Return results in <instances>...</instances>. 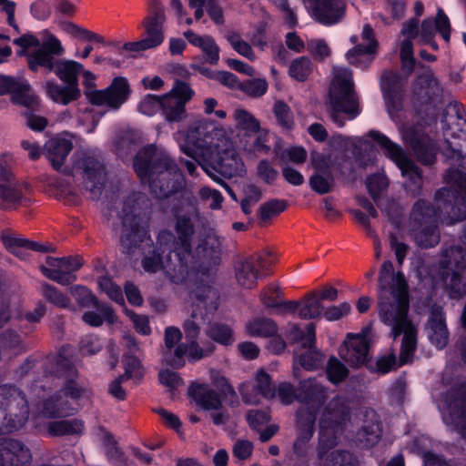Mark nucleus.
Wrapping results in <instances>:
<instances>
[{"instance_id":"nucleus-58","label":"nucleus","mask_w":466,"mask_h":466,"mask_svg":"<svg viewBox=\"0 0 466 466\" xmlns=\"http://www.w3.org/2000/svg\"><path fill=\"white\" fill-rule=\"evenodd\" d=\"M42 294L47 301L56 307L66 309L71 304L70 299L66 295L47 283L43 284Z\"/></svg>"},{"instance_id":"nucleus-57","label":"nucleus","mask_w":466,"mask_h":466,"mask_svg":"<svg viewBox=\"0 0 466 466\" xmlns=\"http://www.w3.org/2000/svg\"><path fill=\"white\" fill-rule=\"evenodd\" d=\"M69 292L80 308H92L95 304H97L98 299L84 286H72Z\"/></svg>"},{"instance_id":"nucleus-18","label":"nucleus","mask_w":466,"mask_h":466,"mask_svg":"<svg viewBox=\"0 0 466 466\" xmlns=\"http://www.w3.org/2000/svg\"><path fill=\"white\" fill-rule=\"evenodd\" d=\"M316 412L310 408H301L296 413L297 439L293 444L296 456L306 457L309 442L315 431Z\"/></svg>"},{"instance_id":"nucleus-20","label":"nucleus","mask_w":466,"mask_h":466,"mask_svg":"<svg viewBox=\"0 0 466 466\" xmlns=\"http://www.w3.org/2000/svg\"><path fill=\"white\" fill-rule=\"evenodd\" d=\"M361 44H357L359 38L357 35L350 37V42L356 45L346 54L347 60L353 66H361L370 63L372 60L371 55L376 52L377 42L370 25H365L361 34Z\"/></svg>"},{"instance_id":"nucleus-63","label":"nucleus","mask_w":466,"mask_h":466,"mask_svg":"<svg viewBox=\"0 0 466 466\" xmlns=\"http://www.w3.org/2000/svg\"><path fill=\"white\" fill-rule=\"evenodd\" d=\"M123 362L125 366L126 379H141L144 376V368L140 360L134 355H124Z\"/></svg>"},{"instance_id":"nucleus-26","label":"nucleus","mask_w":466,"mask_h":466,"mask_svg":"<svg viewBox=\"0 0 466 466\" xmlns=\"http://www.w3.org/2000/svg\"><path fill=\"white\" fill-rule=\"evenodd\" d=\"M430 341L438 349H444L450 339V333L443 313L441 310H432L426 324Z\"/></svg>"},{"instance_id":"nucleus-25","label":"nucleus","mask_w":466,"mask_h":466,"mask_svg":"<svg viewBox=\"0 0 466 466\" xmlns=\"http://www.w3.org/2000/svg\"><path fill=\"white\" fill-rule=\"evenodd\" d=\"M76 412V408L63 398L61 392H56L43 401L39 415L46 419H59L72 416Z\"/></svg>"},{"instance_id":"nucleus-60","label":"nucleus","mask_w":466,"mask_h":466,"mask_svg":"<svg viewBox=\"0 0 466 466\" xmlns=\"http://www.w3.org/2000/svg\"><path fill=\"white\" fill-rule=\"evenodd\" d=\"M258 394L266 399H272L276 396V390L271 383L270 376L264 370H259L255 377L253 385Z\"/></svg>"},{"instance_id":"nucleus-50","label":"nucleus","mask_w":466,"mask_h":466,"mask_svg":"<svg viewBox=\"0 0 466 466\" xmlns=\"http://www.w3.org/2000/svg\"><path fill=\"white\" fill-rule=\"evenodd\" d=\"M235 275L240 286L251 289L258 278V271L254 264H237Z\"/></svg>"},{"instance_id":"nucleus-5","label":"nucleus","mask_w":466,"mask_h":466,"mask_svg":"<svg viewBox=\"0 0 466 466\" xmlns=\"http://www.w3.org/2000/svg\"><path fill=\"white\" fill-rule=\"evenodd\" d=\"M162 269L171 282L186 285L191 299L199 302L218 299L216 289L210 285L215 274L211 264H165Z\"/></svg>"},{"instance_id":"nucleus-44","label":"nucleus","mask_w":466,"mask_h":466,"mask_svg":"<svg viewBox=\"0 0 466 466\" xmlns=\"http://www.w3.org/2000/svg\"><path fill=\"white\" fill-rule=\"evenodd\" d=\"M176 233L181 242L184 253L190 252V243L195 233L191 219L187 216L178 217L176 222Z\"/></svg>"},{"instance_id":"nucleus-42","label":"nucleus","mask_w":466,"mask_h":466,"mask_svg":"<svg viewBox=\"0 0 466 466\" xmlns=\"http://www.w3.org/2000/svg\"><path fill=\"white\" fill-rule=\"evenodd\" d=\"M206 335L213 341L223 346H230L234 343L233 329L224 323L214 322L206 330Z\"/></svg>"},{"instance_id":"nucleus-17","label":"nucleus","mask_w":466,"mask_h":466,"mask_svg":"<svg viewBox=\"0 0 466 466\" xmlns=\"http://www.w3.org/2000/svg\"><path fill=\"white\" fill-rule=\"evenodd\" d=\"M10 94L12 101L26 107H35L39 98L32 90L28 82L23 78H15L0 74V96Z\"/></svg>"},{"instance_id":"nucleus-48","label":"nucleus","mask_w":466,"mask_h":466,"mask_svg":"<svg viewBox=\"0 0 466 466\" xmlns=\"http://www.w3.org/2000/svg\"><path fill=\"white\" fill-rule=\"evenodd\" d=\"M187 344L182 343L174 348L162 349V362L175 369L183 368L186 364Z\"/></svg>"},{"instance_id":"nucleus-34","label":"nucleus","mask_w":466,"mask_h":466,"mask_svg":"<svg viewBox=\"0 0 466 466\" xmlns=\"http://www.w3.org/2000/svg\"><path fill=\"white\" fill-rule=\"evenodd\" d=\"M84 178L86 180V187L90 191H100L106 181L104 167L93 157H86L82 161Z\"/></svg>"},{"instance_id":"nucleus-19","label":"nucleus","mask_w":466,"mask_h":466,"mask_svg":"<svg viewBox=\"0 0 466 466\" xmlns=\"http://www.w3.org/2000/svg\"><path fill=\"white\" fill-rule=\"evenodd\" d=\"M32 453L22 441L12 439H0V466H30Z\"/></svg>"},{"instance_id":"nucleus-8","label":"nucleus","mask_w":466,"mask_h":466,"mask_svg":"<svg viewBox=\"0 0 466 466\" xmlns=\"http://www.w3.org/2000/svg\"><path fill=\"white\" fill-rule=\"evenodd\" d=\"M351 406L343 396H335L324 407L319 420V439H338L351 421Z\"/></svg>"},{"instance_id":"nucleus-28","label":"nucleus","mask_w":466,"mask_h":466,"mask_svg":"<svg viewBox=\"0 0 466 466\" xmlns=\"http://www.w3.org/2000/svg\"><path fill=\"white\" fill-rule=\"evenodd\" d=\"M183 35L194 46L199 48L205 61L210 65H216L219 60V47L210 35H200L192 30L185 31Z\"/></svg>"},{"instance_id":"nucleus-64","label":"nucleus","mask_w":466,"mask_h":466,"mask_svg":"<svg viewBox=\"0 0 466 466\" xmlns=\"http://www.w3.org/2000/svg\"><path fill=\"white\" fill-rule=\"evenodd\" d=\"M241 90L249 96H262L268 90V83L264 78L247 80L240 86Z\"/></svg>"},{"instance_id":"nucleus-12","label":"nucleus","mask_w":466,"mask_h":466,"mask_svg":"<svg viewBox=\"0 0 466 466\" xmlns=\"http://www.w3.org/2000/svg\"><path fill=\"white\" fill-rule=\"evenodd\" d=\"M40 46L27 55V65L31 71L37 72L44 66H50L55 56H61L65 47L60 39L50 30L45 29L39 34Z\"/></svg>"},{"instance_id":"nucleus-46","label":"nucleus","mask_w":466,"mask_h":466,"mask_svg":"<svg viewBox=\"0 0 466 466\" xmlns=\"http://www.w3.org/2000/svg\"><path fill=\"white\" fill-rule=\"evenodd\" d=\"M59 28L66 34L74 38L86 41L103 43V37L96 33L86 30L69 21H61L58 23Z\"/></svg>"},{"instance_id":"nucleus-62","label":"nucleus","mask_w":466,"mask_h":466,"mask_svg":"<svg viewBox=\"0 0 466 466\" xmlns=\"http://www.w3.org/2000/svg\"><path fill=\"white\" fill-rule=\"evenodd\" d=\"M348 369L335 357H331L329 360L327 366V375L329 380L338 384L344 380L348 376Z\"/></svg>"},{"instance_id":"nucleus-35","label":"nucleus","mask_w":466,"mask_h":466,"mask_svg":"<svg viewBox=\"0 0 466 466\" xmlns=\"http://www.w3.org/2000/svg\"><path fill=\"white\" fill-rule=\"evenodd\" d=\"M299 391L301 394L300 401L306 403L323 404L328 399V389L316 379H309L299 383Z\"/></svg>"},{"instance_id":"nucleus-49","label":"nucleus","mask_w":466,"mask_h":466,"mask_svg":"<svg viewBox=\"0 0 466 466\" xmlns=\"http://www.w3.org/2000/svg\"><path fill=\"white\" fill-rule=\"evenodd\" d=\"M287 201L283 199H271L263 203L258 211V217L263 224L279 216L287 208Z\"/></svg>"},{"instance_id":"nucleus-30","label":"nucleus","mask_w":466,"mask_h":466,"mask_svg":"<svg viewBox=\"0 0 466 466\" xmlns=\"http://www.w3.org/2000/svg\"><path fill=\"white\" fill-rule=\"evenodd\" d=\"M45 91L47 96L56 103L68 105L76 101L81 96V90L78 85L59 86L54 81H47L45 84Z\"/></svg>"},{"instance_id":"nucleus-4","label":"nucleus","mask_w":466,"mask_h":466,"mask_svg":"<svg viewBox=\"0 0 466 466\" xmlns=\"http://www.w3.org/2000/svg\"><path fill=\"white\" fill-rule=\"evenodd\" d=\"M332 75L326 106L332 121L339 127H343L345 125L343 115L351 120L360 114V98L350 69L334 66Z\"/></svg>"},{"instance_id":"nucleus-29","label":"nucleus","mask_w":466,"mask_h":466,"mask_svg":"<svg viewBox=\"0 0 466 466\" xmlns=\"http://www.w3.org/2000/svg\"><path fill=\"white\" fill-rule=\"evenodd\" d=\"M47 72H54L64 83L78 85V75L83 71V66L74 60H54L50 66H44Z\"/></svg>"},{"instance_id":"nucleus-37","label":"nucleus","mask_w":466,"mask_h":466,"mask_svg":"<svg viewBox=\"0 0 466 466\" xmlns=\"http://www.w3.org/2000/svg\"><path fill=\"white\" fill-rule=\"evenodd\" d=\"M446 285L457 295L466 292V264H454V268H448L443 273Z\"/></svg>"},{"instance_id":"nucleus-45","label":"nucleus","mask_w":466,"mask_h":466,"mask_svg":"<svg viewBox=\"0 0 466 466\" xmlns=\"http://www.w3.org/2000/svg\"><path fill=\"white\" fill-rule=\"evenodd\" d=\"M324 307L316 297V294L310 292L301 300L299 308V317L305 319L319 318L323 313Z\"/></svg>"},{"instance_id":"nucleus-33","label":"nucleus","mask_w":466,"mask_h":466,"mask_svg":"<svg viewBox=\"0 0 466 466\" xmlns=\"http://www.w3.org/2000/svg\"><path fill=\"white\" fill-rule=\"evenodd\" d=\"M92 308L96 309V311L89 310L82 316L83 321L87 325L100 327L104 322L113 325L117 321V316L110 305L97 299V304H95Z\"/></svg>"},{"instance_id":"nucleus-40","label":"nucleus","mask_w":466,"mask_h":466,"mask_svg":"<svg viewBox=\"0 0 466 466\" xmlns=\"http://www.w3.org/2000/svg\"><path fill=\"white\" fill-rule=\"evenodd\" d=\"M83 422L77 419L54 420L47 424L46 431L50 436L58 437L64 435H74L82 432Z\"/></svg>"},{"instance_id":"nucleus-36","label":"nucleus","mask_w":466,"mask_h":466,"mask_svg":"<svg viewBox=\"0 0 466 466\" xmlns=\"http://www.w3.org/2000/svg\"><path fill=\"white\" fill-rule=\"evenodd\" d=\"M233 120L238 136L250 137L260 131L259 121L249 111L244 108H237L233 113Z\"/></svg>"},{"instance_id":"nucleus-31","label":"nucleus","mask_w":466,"mask_h":466,"mask_svg":"<svg viewBox=\"0 0 466 466\" xmlns=\"http://www.w3.org/2000/svg\"><path fill=\"white\" fill-rule=\"evenodd\" d=\"M439 215L436 209L423 199L418 200L410 216V228L436 226Z\"/></svg>"},{"instance_id":"nucleus-54","label":"nucleus","mask_w":466,"mask_h":466,"mask_svg":"<svg viewBox=\"0 0 466 466\" xmlns=\"http://www.w3.org/2000/svg\"><path fill=\"white\" fill-rule=\"evenodd\" d=\"M312 71V63L307 56L293 60L289 66V76L298 81H304Z\"/></svg>"},{"instance_id":"nucleus-1","label":"nucleus","mask_w":466,"mask_h":466,"mask_svg":"<svg viewBox=\"0 0 466 466\" xmlns=\"http://www.w3.org/2000/svg\"><path fill=\"white\" fill-rule=\"evenodd\" d=\"M378 308L380 320L390 327L394 339L403 335L400 363L413 360L417 348V329L409 318L410 288L400 269L393 264H382L378 284Z\"/></svg>"},{"instance_id":"nucleus-15","label":"nucleus","mask_w":466,"mask_h":466,"mask_svg":"<svg viewBox=\"0 0 466 466\" xmlns=\"http://www.w3.org/2000/svg\"><path fill=\"white\" fill-rule=\"evenodd\" d=\"M191 395L196 403L209 412V417L217 426L227 423L228 412L224 409L220 395L207 385H192Z\"/></svg>"},{"instance_id":"nucleus-61","label":"nucleus","mask_w":466,"mask_h":466,"mask_svg":"<svg viewBox=\"0 0 466 466\" xmlns=\"http://www.w3.org/2000/svg\"><path fill=\"white\" fill-rule=\"evenodd\" d=\"M22 198V191L20 189V186L6 177V182L5 184H0V198L8 203H16Z\"/></svg>"},{"instance_id":"nucleus-56","label":"nucleus","mask_w":466,"mask_h":466,"mask_svg":"<svg viewBox=\"0 0 466 466\" xmlns=\"http://www.w3.org/2000/svg\"><path fill=\"white\" fill-rule=\"evenodd\" d=\"M76 119L86 132L92 133L99 122L100 116L92 107H79L76 113Z\"/></svg>"},{"instance_id":"nucleus-39","label":"nucleus","mask_w":466,"mask_h":466,"mask_svg":"<svg viewBox=\"0 0 466 466\" xmlns=\"http://www.w3.org/2000/svg\"><path fill=\"white\" fill-rule=\"evenodd\" d=\"M50 267L42 266L41 270L46 277L62 285H68L76 280L73 271L79 269L81 264H72L71 268H62L61 264H49Z\"/></svg>"},{"instance_id":"nucleus-6","label":"nucleus","mask_w":466,"mask_h":466,"mask_svg":"<svg viewBox=\"0 0 466 466\" xmlns=\"http://www.w3.org/2000/svg\"><path fill=\"white\" fill-rule=\"evenodd\" d=\"M146 202L147 198L144 195L133 194L125 200L122 208L120 237L122 252L131 256V258H134L135 260L139 259L137 255L142 254L141 244L150 248L152 242L137 214L141 208V205Z\"/></svg>"},{"instance_id":"nucleus-24","label":"nucleus","mask_w":466,"mask_h":466,"mask_svg":"<svg viewBox=\"0 0 466 466\" xmlns=\"http://www.w3.org/2000/svg\"><path fill=\"white\" fill-rule=\"evenodd\" d=\"M347 338L348 339L339 350L340 357L351 366L358 367L364 364L370 350V341L366 335L349 334Z\"/></svg>"},{"instance_id":"nucleus-2","label":"nucleus","mask_w":466,"mask_h":466,"mask_svg":"<svg viewBox=\"0 0 466 466\" xmlns=\"http://www.w3.org/2000/svg\"><path fill=\"white\" fill-rule=\"evenodd\" d=\"M187 139L192 146L180 144L181 150L196 159L210 177L232 194L231 188L217 177L208 167L210 166L230 177L244 172V163L232 148L231 140L226 130L214 121L199 119L188 128Z\"/></svg>"},{"instance_id":"nucleus-23","label":"nucleus","mask_w":466,"mask_h":466,"mask_svg":"<svg viewBox=\"0 0 466 466\" xmlns=\"http://www.w3.org/2000/svg\"><path fill=\"white\" fill-rule=\"evenodd\" d=\"M56 374L64 381L63 388L58 391L63 398L69 397L73 400H78L86 395L87 390L77 381V370L66 360L57 361Z\"/></svg>"},{"instance_id":"nucleus-10","label":"nucleus","mask_w":466,"mask_h":466,"mask_svg":"<svg viewBox=\"0 0 466 466\" xmlns=\"http://www.w3.org/2000/svg\"><path fill=\"white\" fill-rule=\"evenodd\" d=\"M1 392L4 400L5 433L17 431L25 425L29 416L25 394L17 387L9 384H4Z\"/></svg>"},{"instance_id":"nucleus-9","label":"nucleus","mask_w":466,"mask_h":466,"mask_svg":"<svg viewBox=\"0 0 466 466\" xmlns=\"http://www.w3.org/2000/svg\"><path fill=\"white\" fill-rule=\"evenodd\" d=\"M166 15L159 0H150L149 14L143 21L145 36L138 41L127 42L123 49L127 52H142L156 48L164 41Z\"/></svg>"},{"instance_id":"nucleus-53","label":"nucleus","mask_w":466,"mask_h":466,"mask_svg":"<svg viewBox=\"0 0 466 466\" xmlns=\"http://www.w3.org/2000/svg\"><path fill=\"white\" fill-rule=\"evenodd\" d=\"M315 324L309 323L306 326V331L302 330L297 325L291 327L289 335L294 342L301 341V348L306 349L308 345L315 344Z\"/></svg>"},{"instance_id":"nucleus-3","label":"nucleus","mask_w":466,"mask_h":466,"mask_svg":"<svg viewBox=\"0 0 466 466\" xmlns=\"http://www.w3.org/2000/svg\"><path fill=\"white\" fill-rule=\"evenodd\" d=\"M134 168L141 182L148 184L158 198H168L182 187L183 177L177 165L153 147L137 154Z\"/></svg>"},{"instance_id":"nucleus-16","label":"nucleus","mask_w":466,"mask_h":466,"mask_svg":"<svg viewBox=\"0 0 466 466\" xmlns=\"http://www.w3.org/2000/svg\"><path fill=\"white\" fill-rule=\"evenodd\" d=\"M311 16L324 25H333L346 15L344 0H303Z\"/></svg>"},{"instance_id":"nucleus-32","label":"nucleus","mask_w":466,"mask_h":466,"mask_svg":"<svg viewBox=\"0 0 466 466\" xmlns=\"http://www.w3.org/2000/svg\"><path fill=\"white\" fill-rule=\"evenodd\" d=\"M72 147V142L65 137H54L46 143V155L55 169L61 168Z\"/></svg>"},{"instance_id":"nucleus-47","label":"nucleus","mask_w":466,"mask_h":466,"mask_svg":"<svg viewBox=\"0 0 466 466\" xmlns=\"http://www.w3.org/2000/svg\"><path fill=\"white\" fill-rule=\"evenodd\" d=\"M299 364L306 370H313L320 367L324 356L315 347L308 345L306 349L301 348V352H297Z\"/></svg>"},{"instance_id":"nucleus-51","label":"nucleus","mask_w":466,"mask_h":466,"mask_svg":"<svg viewBox=\"0 0 466 466\" xmlns=\"http://www.w3.org/2000/svg\"><path fill=\"white\" fill-rule=\"evenodd\" d=\"M216 347L212 342L204 344L203 347L198 342V339H188L187 344V358L191 361H198L203 358L208 357L213 354Z\"/></svg>"},{"instance_id":"nucleus-14","label":"nucleus","mask_w":466,"mask_h":466,"mask_svg":"<svg viewBox=\"0 0 466 466\" xmlns=\"http://www.w3.org/2000/svg\"><path fill=\"white\" fill-rule=\"evenodd\" d=\"M129 95L130 86L127 78L116 76L106 88L89 92L87 100L93 106L116 110L127 100Z\"/></svg>"},{"instance_id":"nucleus-27","label":"nucleus","mask_w":466,"mask_h":466,"mask_svg":"<svg viewBox=\"0 0 466 466\" xmlns=\"http://www.w3.org/2000/svg\"><path fill=\"white\" fill-rule=\"evenodd\" d=\"M365 417L363 425L356 433V441L363 448H370L380 441L382 428L373 410L366 411Z\"/></svg>"},{"instance_id":"nucleus-7","label":"nucleus","mask_w":466,"mask_h":466,"mask_svg":"<svg viewBox=\"0 0 466 466\" xmlns=\"http://www.w3.org/2000/svg\"><path fill=\"white\" fill-rule=\"evenodd\" d=\"M449 187L440 189L436 194L438 208L448 218L443 220L453 224L466 218V175L458 169H450L445 177Z\"/></svg>"},{"instance_id":"nucleus-22","label":"nucleus","mask_w":466,"mask_h":466,"mask_svg":"<svg viewBox=\"0 0 466 466\" xmlns=\"http://www.w3.org/2000/svg\"><path fill=\"white\" fill-rule=\"evenodd\" d=\"M1 240L4 247L19 259L26 258L25 251L27 250L41 253L55 252V248L52 245L30 241L12 231H4L1 234Z\"/></svg>"},{"instance_id":"nucleus-11","label":"nucleus","mask_w":466,"mask_h":466,"mask_svg":"<svg viewBox=\"0 0 466 466\" xmlns=\"http://www.w3.org/2000/svg\"><path fill=\"white\" fill-rule=\"evenodd\" d=\"M370 137L378 142L386 155L397 164L402 175L410 180L408 186L410 190L414 194L418 193L422 184V177L414 162L407 157L400 146L391 142L387 137L374 131L370 132Z\"/></svg>"},{"instance_id":"nucleus-41","label":"nucleus","mask_w":466,"mask_h":466,"mask_svg":"<svg viewBox=\"0 0 466 466\" xmlns=\"http://www.w3.org/2000/svg\"><path fill=\"white\" fill-rule=\"evenodd\" d=\"M246 330L253 337H272L278 332V326L274 320L267 318H255L246 324Z\"/></svg>"},{"instance_id":"nucleus-43","label":"nucleus","mask_w":466,"mask_h":466,"mask_svg":"<svg viewBox=\"0 0 466 466\" xmlns=\"http://www.w3.org/2000/svg\"><path fill=\"white\" fill-rule=\"evenodd\" d=\"M416 243L421 248H431L440 241V234L437 226H427L410 228Z\"/></svg>"},{"instance_id":"nucleus-59","label":"nucleus","mask_w":466,"mask_h":466,"mask_svg":"<svg viewBox=\"0 0 466 466\" xmlns=\"http://www.w3.org/2000/svg\"><path fill=\"white\" fill-rule=\"evenodd\" d=\"M228 41L238 54L252 62L256 61L257 56L253 51L251 45L245 41L238 34H229L228 35Z\"/></svg>"},{"instance_id":"nucleus-52","label":"nucleus","mask_w":466,"mask_h":466,"mask_svg":"<svg viewBox=\"0 0 466 466\" xmlns=\"http://www.w3.org/2000/svg\"><path fill=\"white\" fill-rule=\"evenodd\" d=\"M310 187L319 194L331 191L334 178L330 172H315L309 178Z\"/></svg>"},{"instance_id":"nucleus-38","label":"nucleus","mask_w":466,"mask_h":466,"mask_svg":"<svg viewBox=\"0 0 466 466\" xmlns=\"http://www.w3.org/2000/svg\"><path fill=\"white\" fill-rule=\"evenodd\" d=\"M183 101L167 94L161 96V110L169 122H178L186 117V108Z\"/></svg>"},{"instance_id":"nucleus-13","label":"nucleus","mask_w":466,"mask_h":466,"mask_svg":"<svg viewBox=\"0 0 466 466\" xmlns=\"http://www.w3.org/2000/svg\"><path fill=\"white\" fill-rule=\"evenodd\" d=\"M444 402V420L466 438V382L451 388Z\"/></svg>"},{"instance_id":"nucleus-55","label":"nucleus","mask_w":466,"mask_h":466,"mask_svg":"<svg viewBox=\"0 0 466 466\" xmlns=\"http://www.w3.org/2000/svg\"><path fill=\"white\" fill-rule=\"evenodd\" d=\"M307 50L317 61H323L331 56V48L323 38H311L307 41Z\"/></svg>"},{"instance_id":"nucleus-21","label":"nucleus","mask_w":466,"mask_h":466,"mask_svg":"<svg viewBox=\"0 0 466 466\" xmlns=\"http://www.w3.org/2000/svg\"><path fill=\"white\" fill-rule=\"evenodd\" d=\"M337 444L336 439L319 440L317 466H356L355 458L347 451L332 450Z\"/></svg>"}]
</instances>
